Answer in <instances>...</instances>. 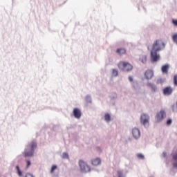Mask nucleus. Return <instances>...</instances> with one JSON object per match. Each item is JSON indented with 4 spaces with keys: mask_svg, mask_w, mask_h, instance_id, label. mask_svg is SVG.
I'll use <instances>...</instances> for the list:
<instances>
[{
    "mask_svg": "<svg viewBox=\"0 0 177 177\" xmlns=\"http://www.w3.org/2000/svg\"><path fill=\"white\" fill-rule=\"evenodd\" d=\"M129 80L130 81V82H132V81H133V79L132 78V77L129 76Z\"/></svg>",
    "mask_w": 177,
    "mask_h": 177,
    "instance_id": "obj_29",
    "label": "nucleus"
},
{
    "mask_svg": "<svg viewBox=\"0 0 177 177\" xmlns=\"http://www.w3.org/2000/svg\"><path fill=\"white\" fill-rule=\"evenodd\" d=\"M137 157L140 160H144L145 159V156L142 153L137 154Z\"/></svg>",
    "mask_w": 177,
    "mask_h": 177,
    "instance_id": "obj_20",
    "label": "nucleus"
},
{
    "mask_svg": "<svg viewBox=\"0 0 177 177\" xmlns=\"http://www.w3.org/2000/svg\"><path fill=\"white\" fill-rule=\"evenodd\" d=\"M35 149H37V142L32 141L24 151L25 157H32V156H34V150H35Z\"/></svg>",
    "mask_w": 177,
    "mask_h": 177,
    "instance_id": "obj_2",
    "label": "nucleus"
},
{
    "mask_svg": "<svg viewBox=\"0 0 177 177\" xmlns=\"http://www.w3.org/2000/svg\"><path fill=\"white\" fill-rule=\"evenodd\" d=\"M147 86L151 88L152 92H157V86L151 83H148Z\"/></svg>",
    "mask_w": 177,
    "mask_h": 177,
    "instance_id": "obj_13",
    "label": "nucleus"
},
{
    "mask_svg": "<svg viewBox=\"0 0 177 177\" xmlns=\"http://www.w3.org/2000/svg\"><path fill=\"white\" fill-rule=\"evenodd\" d=\"M140 60L143 64H145V63H146V62H147V57L146 55H142L140 57Z\"/></svg>",
    "mask_w": 177,
    "mask_h": 177,
    "instance_id": "obj_15",
    "label": "nucleus"
},
{
    "mask_svg": "<svg viewBox=\"0 0 177 177\" xmlns=\"http://www.w3.org/2000/svg\"><path fill=\"white\" fill-rule=\"evenodd\" d=\"M16 169L17 171V174H18L19 176H23V173L20 170V167L19 166H16Z\"/></svg>",
    "mask_w": 177,
    "mask_h": 177,
    "instance_id": "obj_17",
    "label": "nucleus"
},
{
    "mask_svg": "<svg viewBox=\"0 0 177 177\" xmlns=\"http://www.w3.org/2000/svg\"><path fill=\"white\" fill-rule=\"evenodd\" d=\"M174 84L175 86H177V75H175L174 77Z\"/></svg>",
    "mask_w": 177,
    "mask_h": 177,
    "instance_id": "obj_21",
    "label": "nucleus"
},
{
    "mask_svg": "<svg viewBox=\"0 0 177 177\" xmlns=\"http://www.w3.org/2000/svg\"><path fill=\"white\" fill-rule=\"evenodd\" d=\"M165 48V43L162 39H156L153 45L151 51V62H158L160 60V55L157 52Z\"/></svg>",
    "mask_w": 177,
    "mask_h": 177,
    "instance_id": "obj_1",
    "label": "nucleus"
},
{
    "mask_svg": "<svg viewBox=\"0 0 177 177\" xmlns=\"http://www.w3.org/2000/svg\"><path fill=\"white\" fill-rule=\"evenodd\" d=\"M149 115L146 114L141 115L140 122L144 127H149Z\"/></svg>",
    "mask_w": 177,
    "mask_h": 177,
    "instance_id": "obj_5",
    "label": "nucleus"
},
{
    "mask_svg": "<svg viewBox=\"0 0 177 177\" xmlns=\"http://www.w3.org/2000/svg\"><path fill=\"white\" fill-rule=\"evenodd\" d=\"M73 117H75V118L80 120V118H81V115H82L81 109L78 108H74L73 111Z\"/></svg>",
    "mask_w": 177,
    "mask_h": 177,
    "instance_id": "obj_7",
    "label": "nucleus"
},
{
    "mask_svg": "<svg viewBox=\"0 0 177 177\" xmlns=\"http://www.w3.org/2000/svg\"><path fill=\"white\" fill-rule=\"evenodd\" d=\"M167 114L164 110H161L159 113L156 114V120L157 122H160L164 120V118L166 117Z\"/></svg>",
    "mask_w": 177,
    "mask_h": 177,
    "instance_id": "obj_4",
    "label": "nucleus"
},
{
    "mask_svg": "<svg viewBox=\"0 0 177 177\" xmlns=\"http://www.w3.org/2000/svg\"><path fill=\"white\" fill-rule=\"evenodd\" d=\"M174 42H176L177 44V34H175L172 37Z\"/></svg>",
    "mask_w": 177,
    "mask_h": 177,
    "instance_id": "obj_22",
    "label": "nucleus"
},
{
    "mask_svg": "<svg viewBox=\"0 0 177 177\" xmlns=\"http://www.w3.org/2000/svg\"><path fill=\"white\" fill-rule=\"evenodd\" d=\"M112 75L113 77H117V75H118V71H117L115 69H113V71H112Z\"/></svg>",
    "mask_w": 177,
    "mask_h": 177,
    "instance_id": "obj_18",
    "label": "nucleus"
},
{
    "mask_svg": "<svg viewBox=\"0 0 177 177\" xmlns=\"http://www.w3.org/2000/svg\"><path fill=\"white\" fill-rule=\"evenodd\" d=\"M153 76H154V72H153V71L151 70H147L145 73V77L146 80H151V78H153Z\"/></svg>",
    "mask_w": 177,
    "mask_h": 177,
    "instance_id": "obj_9",
    "label": "nucleus"
},
{
    "mask_svg": "<svg viewBox=\"0 0 177 177\" xmlns=\"http://www.w3.org/2000/svg\"><path fill=\"white\" fill-rule=\"evenodd\" d=\"M102 162L100 158H95L91 161L92 165L97 166Z\"/></svg>",
    "mask_w": 177,
    "mask_h": 177,
    "instance_id": "obj_12",
    "label": "nucleus"
},
{
    "mask_svg": "<svg viewBox=\"0 0 177 177\" xmlns=\"http://www.w3.org/2000/svg\"><path fill=\"white\" fill-rule=\"evenodd\" d=\"M168 65H164L163 66H162V72L163 73V74H168Z\"/></svg>",
    "mask_w": 177,
    "mask_h": 177,
    "instance_id": "obj_14",
    "label": "nucleus"
},
{
    "mask_svg": "<svg viewBox=\"0 0 177 177\" xmlns=\"http://www.w3.org/2000/svg\"><path fill=\"white\" fill-rule=\"evenodd\" d=\"M62 158H68V153H64L62 154Z\"/></svg>",
    "mask_w": 177,
    "mask_h": 177,
    "instance_id": "obj_23",
    "label": "nucleus"
},
{
    "mask_svg": "<svg viewBox=\"0 0 177 177\" xmlns=\"http://www.w3.org/2000/svg\"><path fill=\"white\" fill-rule=\"evenodd\" d=\"M116 53L120 55V56H122V55L127 54V50L125 48H118L116 50Z\"/></svg>",
    "mask_w": 177,
    "mask_h": 177,
    "instance_id": "obj_11",
    "label": "nucleus"
},
{
    "mask_svg": "<svg viewBox=\"0 0 177 177\" xmlns=\"http://www.w3.org/2000/svg\"><path fill=\"white\" fill-rule=\"evenodd\" d=\"M55 169H57V166L53 165L52 167H51L50 173L53 174V172H55Z\"/></svg>",
    "mask_w": 177,
    "mask_h": 177,
    "instance_id": "obj_19",
    "label": "nucleus"
},
{
    "mask_svg": "<svg viewBox=\"0 0 177 177\" xmlns=\"http://www.w3.org/2000/svg\"><path fill=\"white\" fill-rule=\"evenodd\" d=\"M162 157L164 158H166V157H167V152L166 151H164L163 153H162Z\"/></svg>",
    "mask_w": 177,
    "mask_h": 177,
    "instance_id": "obj_27",
    "label": "nucleus"
},
{
    "mask_svg": "<svg viewBox=\"0 0 177 177\" xmlns=\"http://www.w3.org/2000/svg\"><path fill=\"white\" fill-rule=\"evenodd\" d=\"M172 92H174V88H172L171 86L165 87L163 89V94L166 96H169V95L172 94Z\"/></svg>",
    "mask_w": 177,
    "mask_h": 177,
    "instance_id": "obj_8",
    "label": "nucleus"
},
{
    "mask_svg": "<svg viewBox=\"0 0 177 177\" xmlns=\"http://www.w3.org/2000/svg\"><path fill=\"white\" fill-rule=\"evenodd\" d=\"M118 68L122 70V71H127V73L129 71H132L133 66L129 62L121 61L118 64Z\"/></svg>",
    "mask_w": 177,
    "mask_h": 177,
    "instance_id": "obj_3",
    "label": "nucleus"
},
{
    "mask_svg": "<svg viewBox=\"0 0 177 177\" xmlns=\"http://www.w3.org/2000/svg\"><path fill=\"white\" fill-rule=\"evenodd\" d=\"M172 124V120L168 119L167 121V125H171Z\"/></svg>",
    "mask_w": 177,
    "mask_h": 177,
    "instance_id": "obj_24",
    "label": "nucleus"
},
{
    "mask_svg": "<svg viewBox=\"0 0 177 177\" xmlns=\"http://www.w3.org/2000/svg\"><path fill=\"white\" fill-rule=\"evenodd\" d=\"M132 135L135 139H139V138H140V131L136 128H134L132 130Z\"/></svg>",
    "mask_w": 177,
    "mask_h": 177,
    "instance_id": "obj_10",
    "label": "nucleus"
},
{
    "mask_svg": "<svg viewBox=\"0 0 177 177\" xmlns=\"http://www.w3.org/2000/svg\"><path fill=\"white\" fill-rule=\"evenodd\" d=\"M26 164H27V167L28 168V167H30V165H31V162H30V160H27Z\"/></svg>",
    "mask_w": 177,
    "mask_h": 177,
    "instance_id": "obj_25",
    "label": "nucleus"
},
{
    "mask_svg": "<svg viewBox=\"0 0 177 177\" xmlns=\"http://www.w3.org/2000/svg\"><path fill=\"white\" fill-rule=\"evenodd\" d=\"M79 165L82 172H86V171H88L89 169V166H88V165H86L84 160H80Z\"/></svg>",
    "mask_w": 177,
    "mask_h": 177,
    "instance_id": "obj_6",
    "label": "nucleus"
},
{
    "mask_svg": "<svg viewBox=\"0 0 177 177\" xmlns=\"http://www.w3.org/2000/svg\"><path fill=\"white\" fill-rule=\"evenodd\" d=\"M104 120L105 121H106L107 122H109L111 120V117L110 116V115L109 113H106L104 115Z\"/></svg>",
    "mask_w": 177,
    "mask_h": 177,
    "instance_id": "obj_16",
    "label": "nucleus"
},
{
    "mask_svg": "<svg viewBox=\"0 0 177 177\" xmlns=\"http://www.w3.org/2000/svg\"><path fill=\"white\" fill-rule=\"evenodd\" d=\"M25 177H35V176L31 174H27Z\"/></svg>",
    "mask_w": 177,
    "mask_h": 177,
    "instance_id": "obj_26",
    "label": "nucleus"
},
{
    "mask_svg": "<svg viewBox=\"0 0 177 177\" xmlns=\"http://www.w3.org/2000/svg\"><path fill=\"white\" fill-rule=\"evenodd\" d=\"M118 177H122V172L118 171Z\"/></svg>",
    "mask_w": 177,
    "mask_h": 177,
    "instance_id": "obj_28",
    "label": "nucleus"
}]
</instances>
